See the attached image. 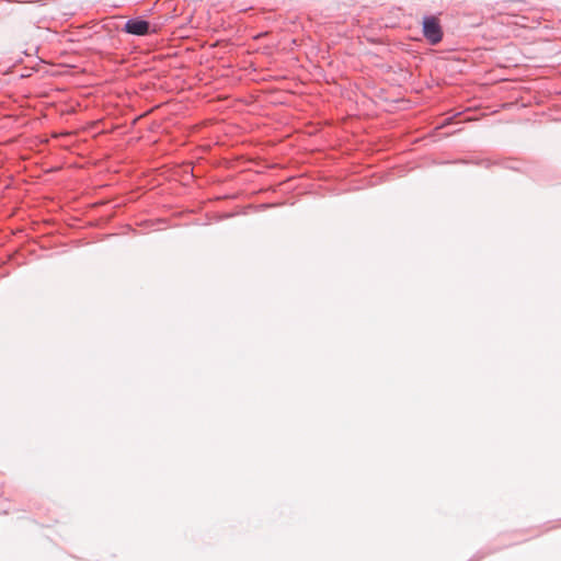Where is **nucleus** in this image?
Instances as JSON below:
<instances>
[{
	"label": "nucleus",
	"mask_w": 561,
	"mask_h": 561,
	"mask_svg": "<svg viewBox=\"0 0 561 561\" xmlns=\"http://www.w3.org/2000/svg\"><path fill=\"white\" fill-rule=\"evenodd\" d=\"M123 31L127 34L145 36L150 34L151 27L148 21L140 18H135L127 20L123 27Z\"/></svg>",
	"instance_id": "nucleus-2"
},
{
	"label": "nucleus",
	"mask_w": 561,
	"mask_h": 561,
	"mask_svg": "<svg viewBox=\"0 0 561 561\" xmlns=\"http://www.w3.org/2000/svg\"><path fill=\"white\" fill-rule=\"evenodd\" d=\"M423 35L432 44H438L443 38V30L436 16H425L423 20Z\"/></svg>",
	"instance_id": "nucleus-1"
}]
</instances>
